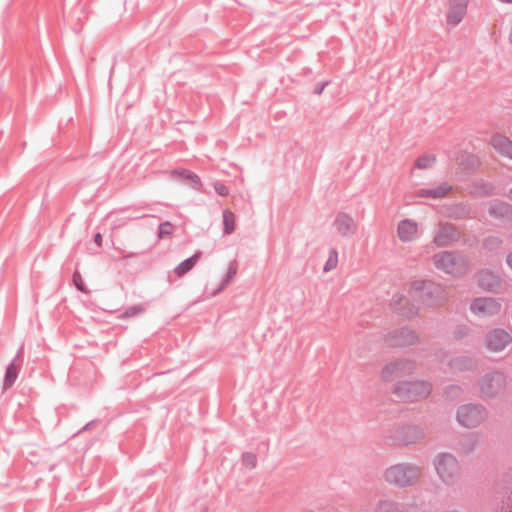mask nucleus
Wrapping results in <instances>:
<instances>
[{
  "label": "nucleus",
  "instance_id": "obj_1",
  "mask_svg": "<svg viewBox=\"0 0 512 512\" xmlns=\"http://www.w3.org/2000/svg\"><path fill=\"white\" fill-rule=\"evenodd\" d=\"M409 293L412 298L420 299L429 307L440 306L447 300L443 286L430 280L412 281Z\"/></svg>",
  "mask_w": 512,
  "mask_h": 512
},
{
  "label": "nucleus",
  "instance_id": "obj_2",
  "mask_svg": "<svg viewBox=\"0 0 512 512\" xmlns=\"http://www.w3.org/2000/svg\"><path fill=\"white\" fill-rule=\"evenodd\" d=\"M431 384L424 380H399L394 385L393 393L405 401H420L429 396Z\"/></svg>",
  "mask_w": 512,
  "mask_h": 512
},
{
  "label": "nucleus",
  "instance_id": "obj_3",
  "mask_svg": "<svg viewBox=\"0 0 512 512\" xmlns=\"http://www.w3.org/2000/svg\"><path fill=\"white\" fill-rule=\"evenodd\" d=\"M434 265L437 269L453 275L461 276L468 270L467 259L453 251H444L433 256Z\"/></svg>",
  "mask_w": 512,
  "mask_h": 512
},
{
  "label": "nucleus",
  "instance_id": "obj_4",
  "mask_svg": "<svg viewBox=\"0 0 512 512\" xmlns=\"http://www.w3.org/2000/svg\"><path fill=\"white\" fill-rule=\"evenodd\" d=\"M385 480L391 484L405 486L414 483L420 477V469L413 465L397 464L384 473Z\"/></svg>",
  "mask_w": 512,
  "mask_h": 512
},
{
  "label": "nucleus",
  "instance_id": "obj_5",
  "mask_svg": "<svg viewBox=\"0 0 512 512\" xmlns=\"http://www.w3.org/2000/svg\"><path fill=\"white\" fill-rule=\"evenodd\" d=\"M436 470L440 478L449 484L460 476V468L456 458L450 454H442L436 460Z\"/></svg>",
  "mask_w": 512,
  "mask_h": 512
},
{
  "label": "nucleus",
  "instance_id": "obj_6",
  "mask_svg": "<svg viewBox=\"0 0 512 512\" xmlns=\"http://www.w3.org/2000/svg\"><path fill=\"white\" fill-rule=\"evenodd\" d=\"M458 421L465 427H475L486 419V411L478 405H464L458 410Z\"/></svg>",
  "mask_w": 512,
  "mask_h": 512
},
{
  "label": "nucleus",
  "instance_id": "obj_7",
  "mask_svg": "<svg viewBox=\"0 0 512 512\" xmlns=\"http://www.w3.org/2000/svg\"><path fill=\"white\" fill-rule=\"evenodd\" d=\"M501 304L492 297H480L472 301L470 310L479 318L491 317L500 312Z\"/></svg>",
  "mask_w": 512,
  "mask_h": 512
},
{
  "label": "nucleus",
  "instance_id": "obj_8",
  "mask_svg": "<svg viewBox=\"0 0 512 512\" xmlns=\"http://www.w3.org/2000/svg\"><path fill=\"white\" fill-rule=\"evenodd\" d=\"M506 379L501 373H491L484 376L480 382L481 392L487 396L492 397L501 393L505 387Z\"/></svg>",
  "mask_w": 512,
  "mask_h": 512
},
{
  "label": "nucleus",
  "instance_id": "obj_9",
  "mask_svg": "<svg viewBox=\"0 0 512 512\" xmlns=\"http://www.w3.org/2000/svg\"><path fill=\"white\" fill-rule=\"evenodd\" d=\"M460 238V232L452 224H441L437 233L433 238V242L438 247H447L452 243L458 241Z\"/></svg>",
  "mask_w": 512,
  "mask_h": 512
},
{
  "label": "nucleus",
  "instance_id": "obj_10",
  "mask_svg": "<svg viewBox=\"0 0 512 512\" xmlns=\"http://www.w3.org/2000/svg\"><path fill=\"white\" fill-rule=\"evenodd\" d=\"M392 307L398 316L408 319L418 316L419 307L406 296L395 295L392 298Z\"/></svg>",
  "mask_w": 512,
  "mask_h": 512
},
{
  "label": "nucleus",
  "instance_id": "obj_11",
  "mask_svg": "<svg viewBox=\"0 0 512 512\" xmlns=\"http://www.w3.org/2000/svg\"><path fill=\"white\" fill-rule=\"evenodd\" d=\"M334 226L337 232L345 238L352 237L356 234L358 224L356 221L345 212H339L334 220Z\"/></svg>",
  "mask_w": 512,
  "mask_h": 512
},
{
  "label": "nucleus",
  "instance_id": "obj_12",
  "mask_svg": "<svg viewBox=\"0 0 512 512\" xmlns=\"http://www.w3.org/2000/svg\"><path fill=\"white\" fill-rule=\"evenodd\" d=\"M468 0H450L447 12V23L453 27L457 26L467 12Z\"/></svg>",
  "mask_w": 512,
  "mask_h": 512
},
{
  "label": "nucleus",
  "instance_id": "obj_13",
  "mask_svg": "<svg viewBox=\"0 0 512 512\" xmlns=\"http://www.w3.org/2000/svg\"><path fill=\"white\" fill-rule=\"evenodd\" d=\"M489 144L503 157L512 160V141L499 133H495L491 136Z\"/></svg>",
  "mask_w": 512,
  "mask_h": 512
},
{
  "label": "nucleus",
  "instance_id": "obj_14",
  "mask_svg": "<svg viewBox=\"0 0 512 512\" xmlns=\"http://www.w3.org/2000/svg\"><path fill=\"white\" fill-rule=\"evenodd\" d=\"M511 341L509 334L503 330H495L487 337V347L494 352L503 350Z\"/></svg>",
  "mask_w": 512,
  "mask_h": 512
},
{
  "label": "nucleus",
  "instance_id": "obj_15",
  "mask_svg": "<svg viewBox=\"0 0 512 512\" xmlns=\"http://www.w3.org/2000/svg\"><path fill=\"white\" fill-rule=\"evenodd\" d=\"M417 231V223L410 219H404L398 223L397 235L402 242L413 241L417 235Z\"/></svg>",
  "mask_w": 512,
  "mask_h": 512
},
{
  "label": "nucleus",
  "instance_id": "obj_16",
  "mask_svg": "<svg viewBox=\"0 0 512 512\" xmlns=\"http://www.w3.org/2000/svg\"><path fill=\"white\" fill-rule=\"evenodd\" d=\"M477 281L480 287L488 291H495L500 286V277L498 274L482 270L477 274Z\"/></svg>",
  "mask_w": 512,
  "mask_h": 512
},
{
  "label": "nucleus",
  "instance_id": "obj_17",
  "mask_svg": "<svg viewBox=\"0 0 512 512\" xmlns=\"http://www.w3.org/2000/svg\"><path fill=\"white\" fill-rule=\"evenodd\" d=\"M452 190V186L441 183L435 188H423L417 191L418 197L439 199L445 197Z\"/></svg>",
  "mask_w": 512,
  "mask_h": 512
},
{
  "label": "nucleus",
  "instance_id": "obj_18",
  "mask_svg": "<svg viewBox=\"0 0 512 512\" xmlns=\"http://www.w3.org/2000/svg\"><path fill=\"white\" fill-rule=\"evenodd\" d=\"M489 214L495 218H512V206L505 202H498L490 206Z\"/></svg>",
  "mask_w": 512,
  "mask_h": 512
},
{
  "label": "nucleus",
  "instance_id": "obj_19",
  "mask_svg": "<svg viewBox=\"0 0 512 512\" xmlns=\"http://www.w3.org/2000/svg\"><path fill=\"white\" fill-rule=\"evenodd\" d=\"M408 368L407 364L404 363H392L387 365L382 372V376L386 380H391L395 377H401L404 375Z\"/></svg>",
  "mask_w": 512,
  "mask_h": 512
},
{
  "label": "nucleus",
  "instance_id": "obj_20",
  "mask_svg": "<svg viewBox=\"0 0 512 512\" xmlns=\"http://www.w3.org/2000/svg\"><path fill=\"white\" fill-rule=\"evenodd\" d=\"M200 256H201V252H197L194 255H192L191 257L182 261L180 264H178L175 267V269H174L175 274L177 276L181 277V276L185 275L186 273H188L195 266V264L197 263Z\"/></svg>",
  "mask_w": 512,
  "mask_h": 512
},
{
  "label": "nucleus",
  "instance_id": "obj_21",
  "mask_svg": "<svg viewBox=\"0 0 512 512\" xmlns=\"http://www.w3.org/2000/svg\"><path fill=\"white\" fill-rule=\"evenodd\" d=\"M471 214V208L466 203H457L449 208V217L453 219H465L469 218Z\"/></svg>",
  "mask_w": 512,
  "mask_h": 512
},
{
  "label": "nucleus",
  "instance_id": "obj_22",
  "mask_svg": "<svg viewBox=\"0 0 512 512\" xmlns=\"http://www.w3.org/2000/svg\"><path fill=\"white\" fill-rule=\"evenodd\" d=\"M224 235H230L235 229V215L230 210L223 211Z\"/></svg>",
  "mask_w": 512,
  "mask_h": 512
},
{
  "label": "nucleus",
  "instance_id": "obj_23",
  "mask_svg": "<svg viewBox=\"0 0 512 512\" xmlns=\"http://www.w3.org/2000/svg\"><path fill=\"white\" fill-rule=\"evenodd\" d=\"M18 375V367L11 363L6 370L3 388L6 390L15 382Z\"/></svg>",
  "mask_w": 512,
  "mask_h": 512
},
{
  "label": "nucleus",
  "instance_id": "obj_24",
  "mask_svg": "<svg viewBox=\"0 0 512 512\" xmlns=\"http://www.w3.org/2000/svg\"><path fill=\"white\" fill-rule=\"evenodd\" d=\"M436 162V156L433 154L422 155L415 161V167L417 169H428L431 168Z\"/></svg>",
  "mask_w": 512,
  "mask_h": 512
},
{
  "label": "nucleus",
  "instance_id": "obj_25",
  "mask_svg": "<svg viewBox=\"0 0 512 512\" xmlns=\"http://www.w3.org/2000/svg\"><path fill=\"white\" fill-rule=\"evenodd\" d=\"M173 173L179 175L181 178L185 180H189L194 187H199L201 185L200 177L190 170H174Z\"/></svg>",
  "mask_w": 512,
  "mask_h": 512
},
{
  "label": "nucleus",
  "instance_id": "obj_26",
  "mask_svg": "<svg viewBox=\"0 0 512 512\" xmlns=\"http://www.w3.org/2000/svg\"><path fill=\"white\" fill-rule=\"evenodd\" d=\"M337 264H338V252H337L336 248H331L329 250V256H328V259L326 260L323 271L325 273L330 272L337 267Z\"/></svg>",
  "mask_w": 512,
  "mask_h": 512
},
{
  "label": "nucleus",
  "instance_id": "obj_27",
  "mask_svg": "<svg viewBox=\"0 0 512 512\" xmlns=\"http://www.w3.org/2000/svg\"><path fill=\"white\" fill-rule=\"evenodd\" d=\"M237 272H238V264H237L236 260H234V261L230 262L227 272H226V275H225V278L223 279V281L221 283V286L226 287L234 279Z\"/></svg>",
  "mask_w": 512,
  "mask_h": 512
},
{
  "label": "nucleus",
  "instance_id": "obj_28",
  "mask_svg": "<svg viewBox=\"0 0 512 512\" xmlns=\"http://www.w3.org/2000/svg\"><path fill=\"white\" fill-rule=\"evenodd\" d=\"M174 231V226L169 222H162L158 227V237L160 239L170 237Z\"/></svg>",
  "mask_w": 512,
  "mask_h": 512
},
{
  "label": "nucleus",
  "instance_id": "obj_29",
  "mask_svg": "<svg viewBox=\"0 0 512 512\" xmlns=\"http://www.w3.org/2000/svg\"><path fill=\"white\" fill-rule=\"evenodd\" d=\"M474 187L478 191V193L481 195H491L493 193V189H494V187L491 183L484 182V181L475 183Z\"/></svg>",
  "mask_w": 512,
  "mask_h": 512
},
{
  "label": "nucleus",
  "instance_id": "obj_30",
  "mask_svg": "<svg viewBox=\"0 0 512 512\" xmlns=\"http://www.w3.org/2000/svg\"><path fill=\"white\" fill-rule=\"evenodd\" d=\"M502 244V240L495 236H489L484 240V247L488 250L498 249Z\"/></svg>",
  "mask_w": 512,
  "mask_h": 512
},
{
  "label": "nucleus",
  "instance_id": "obj_31",
  "mask_svg": "<svg viewBox=\"0 0 512 512\" xmlns=\"http://www.w3.org/2000/svg\"><path fill=\"white\" fill-rule=\"evenodd\" d=\"M73 282H74V285L76 286V288L79 291H81L83 293H87L88 292V290L86 288V285L84 283V280H83V278H82V276H81L79 271H75L73 273Z\"/></svg>",
  "mask_w": 512,
  "mask_h": 512
},
{
  "label": "nucleus",
  "instance_id": "obj_32",
  "mask_svg": "<svg viewBox=\"0 0 512 512\" xmlns=\"http://www.w3.org/2000/svg\"><path fill=\"white\" fill-rule=\"evenodd\" d=\"M143 311H144L143 305H141V304L134 305V306L127 308L125 310V312L123 313V316L124 317H135V316L141 314Z\"/></svg>",
  "mask_w": 512,
  "mask_h": 512
},
{
  "label": "nucleus",
  "instance_id": "obj_33",
  "mask_svg": "<svg viewBox=\"0 0 512 512\" xmlns=\"http://www.w3.org/2000/svg\"><path fill=\"white\" fill-rule=\"evenodd\" d=\"M214 189H215L216 193L220 196L224 197L229 194V188L220 182H216L214 184Z\"/></svg>",
  "mask_w": 512,
  "mask_h": 512
},
{
  "label": "nucleus",
  "instance_id": "obj_34",
  "mask_svg": "<svg viewBox=\"0 0 512 512\" xmlns=\"http://www.w3.org/2000/svg\"><path fill=\"white\" fill-rule=\"evenodd\" d=\"M94 242L101 247L102 246V235L100 233H96L94 235Z\"/></svg>",
  "mask_w": 512,
  "mask_h": 512
},
{
  "label": "nucleus",
  "instance_id": "obj_35",
  "mask_svg": "<svg viewBox=\"0 0 512 512\" xmlns=\"http://www.w3.org/2000/svg\"><path fill=\"white\" fill-rule=\"evenodd\" d=\"M507 263L509 267L512 269V253H510L507 257Z\"/></svg>",
  "mask_w": 512,
  "mask_h": 512
},
{
  "label": "nucleus",
  "instance_id": "obj_36",
  "mask_svg": "<svg viewBox=\"0 0 512 512\" xmlns=\"http://www.w3.org/2000/svg\"><path fill=\"white\" fill-rule=\"evenodd\" d=\"M324 87H325V84H323L321 87H318L317 89H315V91H314V92H315L316 94H321V93H322V91H323V89H324Z\"/></svg>",
  "mask_w": 512,
  "mask_h": 512
},
{
  "label": "nucleus",
  "instance_id": "obj_37",
  "mask_svg": "<svg viewBox=\"0 0 512 512\" xmlns=\"http://www.w3.org/2000/svg\"><path fill=\"white\" fill-rule=\"evenodd\" d=\"M509 39H510V42L512 44V27H511V31H510V35H509Z\"/></svg>",
  "mask_w": 512,
  "mask_h": 512
},
{
  "label": "nucleus",
  "instance_id": "obj_38",
  "mask_svg": "<svg viewBox=\"0 0 512 512\" xmlns=\"http://www.w3.org/2000/svg\"><path fill=\"white\" fill-rule=\"evenodd\" d=\"M509 198H510V200H512V188L509 191Z\"/></svg>",
  "mask_w": 512,
  "mask_h": 512
}]
</instances>
